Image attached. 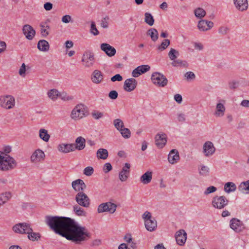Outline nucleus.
<instances>
[{
    "label": "nucleus",
    "instance_id": "33",
    "mask_svg": "<svg viewBox=\"0 0 249 249\" xmlns=\"http://www.w3.org/2000/svg\"><path fill=\"white\" fill-rule=\"evenodd\" d=\"M236 189V185L232 182H228L226 183L224 187V191L227 193L234 192Z\"/></svg>",
    "mask_w": 249,
    "mask_h": 249
},
{
    "label": "nucleus",
    "instance_id": "40",
    "mask_svg": "<svg viewBox=\"0 0 249 249\" xmlns=\"http://www.w3.org/2000/svg\"><path fill=\"white\" fill-rule=\"evenodd\" d=\"M40 33L42 36H47L49 34L48 30L50 28V27L48 25H47L46 23H40Z\"/></svg>",
    "mask_w": 249,
    "mask_h": 249
},
{
    "label": "nucleus",
    "instance_id": "53",
    "mask_svg": "<svg viewBox=\"0 0 249 249\" xmlns=\"http://www.w3.org/2000/svg\"><path fill=\"white\" fill-rule=\"evenodd\" d=\"M172 65L174 67H179L181 66H185V64L181 60H174L171 63Z\"/></svg>",
    "mask_w": 249,
    "mask_h": 249
},
{
    "label": "nucleus",
    "instance_id": "22",
    "mask_svg": "<svg viewBox=\"0 0 249 249\" xmlns=\"http://www.w3.org/2000/svg\"><path fill=\"white\" fill-rule=\"evenodd\" d=\"M130 164L125 163L119 174V178L121 181H125L127 179L130 173Z\"/></svg>",
    "mask_w": 249,
    "mask_h": 249
},
{
    "label": "nucleus",
    "instance_id": "15",
    "mask_svg": "<svg viewBox=\"0 0 249 249\" xmlns=\"http://www.w3.org/2000/svg\"><path fill=\"white\" fill-rule=\"evenodd\" d=\"M230 227L235 232L238 233L242 232L245 229L243 223L236 218H233L230 220Z\"/></svg>",
    "mask_w": 249,
    "mask_h": 249
},
{
    "label": "nucleus",
    "instance_id": "11",
    "mask_svg": "<svg viewBox=\"0 0 249 249\" xmlns=\"http://www.w3.org/2000/svg\"><path fill=\"white\" fill-rule=\"evenodd\" d=\"M117 205L111 202H107L100 204L97 208L98 213H103L104 212H108L112 214L116 210Z\"/></svg>",
    "mask_w": 249,
    "mask_h": 249
},
{
    "label": "nucleus",
    "instance_id": "31",
    "mask_svg": "<svg viewBox=\"0 0 249 249\" xmlns=\"http://www.w3.org/2000/svg\"><path fill=\"white\" fill-rule=\"evenodd\" d=\"M38 135L39 138L44 142H47L50 139V135L48 131L44 128H41L39 130Z\"/></svg>",
    "mask_w": 249,
    "mask_h": 249
},
{
    "label": "nucleus",
    "instance_id": "47",
    "mask_svg": "<svg viewBox=\"0 0 249 249\" xmlns=\"http://www.w3.org/2000/svg\"><path fill=\"white\" fill-rule=\"evenodd\" d=\"M119 131L121 133L122 137L125 139H128L131 136V132L128 128L124 127Z\"/></svg>",
    "mask_w": 249,
    "mask_h": 249
},
{
    "label": "nucleus",
    "instance_id": "4",
    "mask_svg": "<svg viewBox=\"0 0 249 249\" xmlns=\"http://www.w3.org/2000/svg\"><path fill=\"white\" fill-rule=\"evenodd\" d=\"M89 115V110L87 107L83 104L76 105L72 109L70 117L75 121H79Z\"/></svg>",
    "mask_w": 249,
    "mask_h": 249
},
{
    "label": "nucleus",
    "instance_id": "7",
    "mask_svg": "<svg viewBox=\"0 0 249 249\" xmlns=\"http://www.w3.org/2000/svg\"><path fill=\"white\" fill-rule=\"evenodd\" d=\"M229 203L228 199L224 196H215L212 200V205L215 209L221 210L224 208Z\"/></svg>",
    "mask_w": 249,
    "mask_h": 249
},
{
    "label": "nucleus",
    "instance_id": "10",
    "mask_svg": "<svg viewBox=\"0 0 249 249\" xmlns=\"http://www.w3.org/2000/svg\"><path fill=\"white\" fill-rule=\"evenodd\" d=\"M45 156L44 152L40 148H37L32 153L30 156V161L35 164L42 163L45 160Z\"/></svg>",
    "mask_w": 249,
    "mask_h": 249
},
{
    "label": "nucleus",
    "instance_id": "14",
    "mask_svg": "<svg viewBox=\"0 0 249 249\" xmlns=\"http://www.w3.org/2000/svg\"><path fill=\"white\" fill-rule=\"evenodd\" d=\"M75 200L80 205L88 208L90 205V199L88 196L83 192L78 193L75 196Z\"/></svg>",
    "mask_w": 249,
    "mask_h": 249
},
{
    "label": "nucleus",
    "instance_id": "64",
    "mask_svg": "<svg viewBox=\"0 0 249 249\" xmlns=\"http://www.w3.org/2000/svg\"><path fill=\"white\" fill-rule=\"evenodd\" d=\"M240 105L244 107L249 108V100H243Z\"/></svg>",
    "mask_w": 249,
    "mask_h": 249
},
{
    "label": "nucleus",
    "instance_id": "12",
    "mask_svg": "<svg viewBox=\"0 0 249 249\" xmlns=\"http://www.w3.org/2000/svg\"><path fill=\"white\" fill-rule=\"evenodd\" d=\"M13 231L18 234H26L31 231L30 225L26 223H19L12 227Z\"/></svg>",
    "mask_w": 249,
    "mask_h": 249
},
{
    "label": "nucleus",
    "instance_id": "19",
    "mask_svg": "<svg viewBox=\"0 0 249 249\" xmlns=\"http://www.w3.org/2000/svg\"><path fill=\"white\" fill-rule=\"evenodd\" d=\"M72 189L76 192H83L86 189V185L84 181L81 179H77L71 182Z\"/></svg>",
    "mask_w": 249,
    "mask_h": 249
},
{
    "label": "nucleus",
    "instance_id": "21",
    "mask_svg": "<svg viewBox=\"0 0 249 249\" xmlns=\"http://www.w3.org/2000/svg\"><path fill=\"white\" fill-rule=\"evenodd\" d=\"M224 103L225 101L224 100H220L217 103L214 113L215 117H221L224 115L226 110Z\"/></svg>",
    "mask_w": 249,
    "mask_h": 249
},
{
    "label": "nucleus",
    "instance_id": "18",
    "mask_svg": "<svg viewBox=\"0 0 249 249\" xmlns=\"http://www.w3.org/2000/svg\"><path fill=\"white\" fill-rule=\"evenodd\" d=\"M213 26V23L212 21L205 19L199 20L197 24L198 29L203 32L210 30Z\"/></svg>",
    "mask_w": 249,
    "mask_h": 249
},
{
    "label": "nucleus",
    "instance_id": "63",
    "mask_svg": "<svg viewBox=\"0 0 249 249\" xmlns=\"http://www.w3.org/2000/svg\"><path fill=\"white\" fill-rule=\"evenodd\" d=\"M185 76L187 79H194L196 77L194 72L192 71L186 72L185 74Z\"/></svg>",
    "mask_w": 249,
    "mask_h": 249
},
{
    "label": "nucleus",
    "instance_id": "9",
    "mask_svg": "<svg viewBox=\"0 0 249 249\" xmlns=\"http://www.w3.org/2000/svg\"><path fill=\"white\" fill-rule=\"evenodd\" d=\"M216 152V148L213 142L206 141L203 144L202 153L206 158L212 157Z\"/></svg>",
    "mask_w": 249,
    "mask_h": 249
},
{
    "label": "nucleus",
    "instance_id": "57",
    "mask_svg": "<svg viewBox=\"0 0 249 249\" xmlns=\"http://www.w3.org/2000/svg\"><path fill=\"white\" fill-rule=\"evenodd\" d=\"M118 93L115 90H111L108 94V97L113 100L116 99L118 97Z\"/></svg>",
    "mask_w": 249,
    "mask_h": 249
},
{
    "label": "nucleus",
    "instance_id": "38",
    "mask_svg": "<svg viewBox=\"0 0 249 249\" xmlns=\"http://www.w3.org/2000/svg\"><path fill=\"white\" fill-rule=\"evenodd\" d=\"M147 34L149 36L151 39L155 41L158 38V32L156 29L151 28L147 31Z\"/></svg>",
    "mask_w": 249,
    "mask_h": 249
},
{
    "label": "nucleus",
    "instance_id": "45",
    "mask_svg": "<svg viewBox=\"0 0 249 249\" xmlns=\"http://www.w3.org/2000/svg\"><path fill=\"white\" fill-rule=\"evenodd\" d=\"M179 55V52L173 48H171V50L168 53V56L171 60H174L177 58Z\"/></svg>",
    "mask_w": 249,
    "mask_h": 249
},
{
    "label": "nucleus",
    "instance_id": "29",
    "mask_svg": "<svg viewBox=\"0 0 249 249\" xmlns=\"http://www.w3.org/2000/svg\"><path fill=\"white\" fill-rule=\"evenodd\" d=\"M179 160V156L178 150H172L169 155L168 160L170 163L174 164L176 163Z\"/></svg>",
    "mask_w": 249,
    "mask_h": 249
},
{
    "label": "nucleus",
    "instance_id": "13",
    "mask_svg": "<svg viewBox=\"0 0 249 249\" xmlns=\"http://www.w3.org/2000/svg\"><path fill=\"white\" fill-rule=\"evenodd\" d=\"M94 57L92 53L86 52L83 55L82 58V65L85 68H90L94 63Z\"/></svg>",
    "mask_w": 249,
    "mask_h": 249
},
{
    "label": "nucleus",
    "instance_id": "56",
    "mask_svg": "<svg viewBox=\"0 0 249 249\" xmlns=\"http://www.w3.org/2000/svg\"><path fill=\"white\" fill-rule=\"evenodd\" d=\"M229 28L227 27L221 26L218 29V33L223 35L227 34Z\"/></svg>",
    "mask_w": 249,
    "mask_h": 249
},
{
    "label": "nucleus",
    "instance_id": "59",
    "mask_svg": "<svg viewBox=\"0 0 249 249\" xmlns=\"http://www.w3.org/2000/svg\"><path fill=\"white\" fill-rule=\"evenodd\" d=\"M112 166L110 163H106L105 164L104 166L103 170L105 173H107L111 171L112 170Z\"/></svg>",
    "mask_w": 249,
    "mask_h": 249
},
{
    "label": "nucleus",
    "instance_id": "58",
    "mask_svg": "<svg viewBox=\"0 0 249 249\" xmlns=\"http://www.w3.org/2000/svg\"><path fill=\"white\" fill-rule=\"evenodd\" d=\"M37 47H49V44L46 40L42 39L38 41Z\"/></svg>",
    "mask_w": 249,
    "mask_h": 249
},
{
    "label": "nucleus",
    "instance_id": "17",
    "mask_svg": "<svg viewBox=\"0 0 249 249\" xmlns=\"http://www.w3.org/2000/svg\"><path fill=\"white\" fill-rule=\"evenodd\" d=\"M175 237L177 244L183 246L187 240V233L184 230H179L176 232Z\"/></svg>",
    "mask_w": 249,
    "mask_h": 249
},
{
    "label": "nucleus",
    "instance_id": "26",
    "mask_svg": "<svg viewBox=\"0 0 249 249\" xmlns=\"http://www.w3.org/2000/svg\"><path fill=\"white\" fill-rule=\"evenodd\" d=\"M22 31L26 37L29 40L32 39L36 34L35 30L31 25L28 24L23 26Z\"/></svg>",
    "mask_w": 249,
    "mask_h": 249
},
{
    "label": "nucleus",
    "instance_id": "48",
    "mask_svg": "<svg viewBox=\"0 0 249 249\" xmlns=\"http://www.w3.org/2000/svg\"><path fill=\"white\" fill-rule=\"evenodd\" d=\"M101 49L109 56H112L116 53L115 48H101Z\"/></svg>",
    "mask_w": 249,
    "mask_h": 249
},
{
    "label": "nucleus",
    "instance_id": "23",
    "mask_svg": "<svg viewBox=\"0 0 249 249\" xmlns=\"http://www.w3.org/2000/svg\"><path fill=\"white\" fill-rule=\"evenodd\" d=\"M57 150L59 152L64 154L74 151V143H60L57 146Z\"/></svg>",
    "mask_w": 249,
    "mask_h": 249
},
{
    "label": "nucleus",
    "instance_id": "36",
    "mask_svg": "<svg viewBox=\"0 0 249 249\" xmlns=\"http://www.w3.org/2000/svg\"><path fill=\"white\" fill-rule=\"evenodd\" d=\"M96 155L98 159L106 160L108 157V153L107 149L100 148L97 150Z\"/></svg>",
    "mask_w": 249,
    "mask_h": 249
},
{
    "label": "nucleus",
    "instance_id": "37",
    "mask_svg": "<svg viewBox=\"0 0 249 249\" xmlns=\"http://www.w3.org/2000/svg\"><path fill=\"white\" fill-rule=\"evenodd\" d=\"M48 97L52 100H56L60 95V92L56 89H52L47 92Z\"/></svg>",
    "mask_w": 249,
    "mask_h": 249
},
{
    "label": "nucleus",
    "instance_id": "27",
    "mask_svg": "<svg viewBox=\"0 0 249 249\" xmlns=\"http://www.w3.org/2000/svg\"><path fill=\"white\" fill-rule=\"evenodd\" d=\"M150 67L148 65H141L138 66L133 71L132 75L134 77H138L141 74L148 71Z\"/></svg>",
    "mask_w": 249,
    "mask_h": 249
},
{
    "label": "nucleus",
    "instance_id": "1",
    "mask_svg": "<svg viewBox=\"0 0 249 249\" xmlns=\"http://www.w3.org/2000/svg\"><path fill=\"white\" fill-rule=\"evenodd\" d=\"M89 236L87 229L75 220L71 219L63 237L76 244L85 241Z\"/></svg>",
    "mask_w": 249,
    "mask_h": 249
},
{
    "label": "nucleus",
    "instance_id": "43",
    "mask_svg": "<svg viewBox=\"0 0 249 249\" xmlns=\"http://www.w3.org/2000/svg\"><path fill=\"white\" fill-rule=\"evenodd\" d=\"M113 124L115 128L118 131L124 127V123L120 119H115L113 121Z\"/></svg>",
    "mask_w": 249,
    "mask_h": 249
},
{
    "label": "nucleus",
    "instance_id": "8",
    "mask_svg": "<svg viewBox=\"0 0 249 249\" xmlns=\"http://www.w3.org/2000/svg\"><path fill=\"white\" fill-rule=\"evenodd\" d=\"M151 79L153 84L159 87H164L168 83V80L166 77L160 72H154L151 75Z\"/></svg>",
    "mask_w": 249,
    "mask_h": 249
},
{
    "label": "nucleus",
    "instance_id": "6",
    "mask_svg": "<svg viewBox=\"0 0 249 249\" xmlns=\"http://www.w3.org/2000/svg\"><path fill=\"white\" fill-rule=\"evenodd\" d=\"M16 104L15 98L11 95H3L0 96V107L5 109L13 108Z\"/></svg>",
    "mask_w": 249,
    "mask_h": 249
},
{
    "label": "nucleus",
    "instance_id": "60",
    "mask_svg": "<svg viewBox=\"0 0 249 249\" xmlns=\"http://www.w3.org/2000/svg\"><path fill=\"white\" fill-rule=\"evenodd\" d=\"M71 20V16L67 15H65L62 18V21L65 23H69Z\"/></svg>",
    "mask_w": 249,
    "mask_h": 249
},
{
    "label": "nucleus",
    "instance_id": "50",
    "mask_svg": "<svg viewBox=\"0 0 249 249\" xmlns=\"http://www.w3.org/2000/svg\"><path fill=\"white\" fill-rule=\"evenodd\" d=\"M177 119L179 122H184L186 121V115L183 112H178L177 114Z\"/></svg>",
    "mask_w": 249,
    "mask_h": 249
},
{
    "label": "nucleus",
    "instance_id": "51",
    "mask_svg": "<svg viewBox=\"0 0 249 249\" xmlns=\"http://www.w3.org/2000/svg\"><path fill=\"white\" fill-rule=\"evenodd\" d=\"M90 32L94 36H97L99 34L98 30L96 27L95 23L93 21L91 22V23Z\"/></svg>",
    "mask_w": 249,
    "mask_h": 249
},
{
    "label": "nucleus",
    "instance_id": "52",
    "mask_svg": "<svg viewBox=\"0 0 249 249\" xmlns=\"http://www.w3.org/2000/svg\"><path fill=\"white\" fill-rule=\"evenodd\" d=\"M93 168L90 166L87 167L84 170V174L88 176H91L93 173Z\"/></svg>",
    "mask_w": 249,
    "mask_h": 249
},
{
    "label": "nucleus",
    "instance_id": "34",
    "mask_svg": "<svg viewBox=\"0 0 249 249\" xmlns=\"http://www.w3.org/2000/svg\"><path fill=\"white\" fill-rule=\"evenodd\" d=\"M238 189L242 193L249 194V180L241 183Z\"/></svg>",
    "mask_w": 249,
    "mask_h": 249
},
{
    "label": "nucleus",
    "instance_id": "32",
    "mask_svg": "<svg viewBox=\"0 0 249 249\" xmlns=\"http://www.w3.org/2000/svg\"><path fill=\"white\" fill-rule=\"evenodd\" d=\"M11 197L10 192H6L0 194V208L5 204Z\"/></svg>",
    "mask_w": 249,
    "mask_h": 249
},
{
    "label": "nucleus",
    "instance_id": "28",
    "mask_svg": "<svg viewBox=\"0 0 249 249\" xmlns=\"http://www.w3.org/2000/svg\"><path fill=\"white\" fill-rule=\"evenodd\" d=\"M75 144L74 143V150H82L84 149L86 146V140L84 138L79 136L75 141Z\"/></svg>",
    "mask_w": 249,
    "mask_h": 249
},
{
    "label": "nucleus",
    "instance_id": "55",
    "mask_svg": "<svg viewBox=\"0 0 249 249\" xmlns=\"http://www.w3.org/2000/svg\"><path fill=\"white\" fill-rule=\"evenodd\" d=\"M25 72H26V65L24 63H23L19 70L18 73L20 76H21L22 77H24L25 76Z\"/></svg>",
    "mask_w": 249,
    "mask_h": 249
},
{
    "label": "nucleus",
    "instance_id": "42",
    "mask_svg": "<svg viewBox=\"0 0 249 249\" xmlns=\"http://www.w3.org/2000/svg\"><path fill=\"white\" fill-rule=\"evenodd\" d=\"M195 16L199 18H202L206 16V11L201 8H197L194 11Z\"/></svg>",
    "mask_w": 249,
    "mask_h": 249
},
{
    "label": "nucleus",
    "instance_id": "61",
    "mask_svg": "<svg viewBox=\"0 0 249 249\" xmlns=\"http://www.w3.org/2000/svg\"><path fill=\"white\" fill-rule=\"evenodd\" d=\"M122 80H123V77L119 74H117L111 78V81L112 82H115L116 81H121Z\"/></svg>",
    "mask_w": 249,
    "mask_h": 249
},
{
    "label": "nucleus",
    "instance_id": "54",
    "mask_svg": "<svg viewBox=\"0 0 249 249\" xmlns=\"http://www.w3.org/2000/svg\"><path fill=\"white\" fill-rule=\"evenodd\" d=\"M59 97H60L61 99L64 101H70L73 99L71 96L68 95L65 93H60V95Z\"/></svg>",
    "mask_w": 249,
    "mask_h": 249
},
{
    "label": "nucleus",
    "instance_id": "24",
    "mask_svg": "<svg viewBox=\"0 0 249 249\" xmlns=\"http://www.w3.org/2000/svg\"><path fill=\"white\" fill-rule=\"evenodd\" d=\"M91 81L96 84L101 83L104 80V75L102 72L98 70H94L91 75Z\"/></svg>",
    "mask_w": 249,
    "mask_h": 249
},
{
    "label": "nucleus",
    "instance_id": "41",
    "mask_svg": "<svg viewBox=\"0 0 249 249\" xmlns=\"http://www.w3.org/2000/svg\"><path fill=\"white\" fill-rule=\"evenodd\" d=\"M144 21L150 26H152L153 25L154 23V19L150 13L147 12L145 13Z\"/></svg>",
    "mask_w": 249,
    "mask_h": 249
},
{
    "label": "nucleus",
    "instance_id": "20",
    "mask_svg": "<svg viewBox=\"0 0 249 249\" xmlns=\"http://www.w3.org/2000/svg\"><path fill=\"white\" fill-rule=\"evenodd\" d=\"M137 85V82L134 78H129L125 80L124 82V89L127 91L131 92L134 90Z\"/></svg>",
    "mask_w": 249,
    "mask_h": 249
},
{
    "label": "nucleus",
    "instance_id": "62",
    "mask_svg": "<svg viewBox=\"0 0 249 249\" xmlns=\"http://www.w3.org/2000/svg\"><path fill=\"white\" fill-rule=\"evenodd\" d=\"M174 99L178 104H181L182 102V96L179 94H175Z\"/></svg>",
    "mask_w": 249,
    "mask_h": 249
},
{
    "label": "nucleus",
    "instance_id": "46",
    "mask_svg": "<svg viewBox=\"0 0 249 249\" xmlns=\"http://www.w3.org/2000/svg\"><path fill=\"white\" fill-rule=\"evenodd\" d=\"M26 234H28V237L29 239L33 241L38 240L40 238L39 234L33 232V230L32 228L31 232L27 233Z\"/></svg>",
    "mask_w": 249,
    "mask_h": 249
},
{
    "label": "nucleus",
    "instance_id": "2",
    "mask_svg": "<svg viewBox=\"0 0 249 249\" xmlns=\"http://www.w3.org/2000/svg\"><path fill=\"white\" fill-rule=\"evenodd\" d=\"M71 218L62 216H45V223L55 233L63 237Z\"/></svg>",
    "mask_w": 249,
    "mask_h": 249
},
{
    "label": "nucleus",
    "instance_id": "16",
    "mask_svg": "<svg viewBox=\"0 0 249 249\" xmlns=\"http://www.w3.org/2000/svg\"><path fill=\"white\" fill-rule=\"evenodd\" d=\"M167 137L163 132L157 133L155 137V144L159 148H162L167 143Z\"/></svg>",
    "mask_w": 249,
    "mask_h": 249
},
{
    "label": "nucleus",
    "instance_id": "5",
    "mask_svg": "<svg viewBox=\"0 0 249 249\" xmlns=\"http://www.w3.org/2000/svg\"><path fill=\"white\" fill-rule=\"evenodd\" d=\"M142 218L144 223L146 229L149 231H153L157 228V222L151 213L148 211H145L142 215Z\"/></svg>",
    "mask_w": 249,
    "mask_h": 249
},
{
    "label": "nucleus",
    "instance_id": "30",
    "mask_svg": "<svg viewBox=\"0 0 249 249\" xmlns=\"http://www.w3.org/2000/svg\"><path fill=\"white\" fill-rule=\"evenodd\" d=\"M153 173L151 171H147L140 178V180L143 184H148L152 180Z\"/></svg>",
    "mask_w": 249,
    "mask_h": 249
},
{
    "label": "nucleus",
    "instance_id": "49",
    "mask_svg": "<svg viewBox=\"0 0 249 249\" xmlns=\"http://www.w3.org/2000/svg\"><path fill=\"white\" fill-rule=\"evenodd\" d=\"M217 191L216 187L213 186H211L207 187L204 192V194L206 196H208V195L214 193Z\"/></svg>",
    "mask_w": 249,
    "mask_h": 249
},
{
    "label": "nucleus",
    "instance_id": "39",
    "mask_svg": "<svg viewBox=\"0 0 249 249\" xmlns=\"http://www.w3.org/2000/svg\"><path fill=\"white\" fill-rule=\"evenodd\" d=\"M75 213L79 216H86L87 213L78 205H74L73 207Z\"/></svg>",
    "mask_w": 249,
    "mask_h": 249
},
{
    "label": "nucleus",
    "instance_id": "35",
    "mask_svg": "<svg viewBox=\"0 0 249 249\" xmlns=\"http://www.w3.org/2000/svg\"><path fill=\"white\" fill-rule=\"evenodd\" d=\"M198 172L200 175L206 177L209 175L210 172L209 167L203 164H201L198 166Z\"/></svg>",
    "mask_w": 249,
    "mask_h": 249
},
{
    "label": "nucleus",
    "instance_id": "3",
    "mask_svg": "<svg viewBox=\"0 0 249 249\" xmlns=\"http://www.w3.org/2000/svg\"><path fill=\"white\" fill-rule=\"evenodd\" d=\"M17 165V161L9 155L0 151V170L8 171L14 169Z\"/></svg>",
    "mask_w": 249,
    "mask_h": 249
},
{
    "label": "nucleus",
    "instance_id": "25",
    "mask_svg": "<svg viewBox=\"0 0 249 249\" xmlns=\"http://www.w3.org/2000/svg\"><path fill=\"white\" fill-rule=\"evenodd\" d=\"M235 8L240 12L246 11L249 7L248 0H233Z\"/></svg>",
    "mask_w": 249,
    "mask_h": 249
},
{
    "label": "nucleus",
    "instance_id": "44",
    "mask_svg": "<svg viewBox=\"0 0 249 249\" xmlns=\"http://www.w3.org/2000/svg\"><path fill=\"white\" fill-rule=\"evenodd\" d=\"M91 117L95 120H99L104 116V113L97 110H94L91 113Z\"/></svg>",
    "mask_w": 249,
    "mask_h": 249
}]
</instances>
